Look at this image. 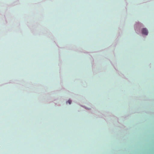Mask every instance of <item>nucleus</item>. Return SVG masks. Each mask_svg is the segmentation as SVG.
Instances as JSON below:
<instances>
[{"label":"nucleus","instance_id":"obj_2","mask_svg":"<svg viewBox=\"0 0 154 154\" xmlns=\"http://www.w3.org/2000/svg\"><path fill=\"white\" fill-rule=\"evenodd\" d=\"M67 102L69 103V104H70L71 103L72 101L70 100H69L67 101Z\"/></svg>","mask_w":154,"mask_h":154},{"label":"nucleus","instance_id":"obj_1","mask_svg":"<svg viewBox=\"0 0 154 154\" xmlns=\"http://www.w3.org/2000/svg\"><path fill=\"white\" fill-rule=\"evenodd\" d=\"M142 34L146 35L148 34V31L146 28H143L142 30Z\"/></svg>","mask_w":154,"mask_h":154}]
</instances>
